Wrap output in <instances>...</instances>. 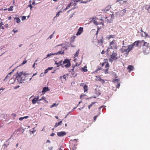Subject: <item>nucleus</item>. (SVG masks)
<instances>
[{
	"mask_svg": "<svg viewBox=\"0 0 150 150\" xmlns=\"http://www.w3.org/2000/svg\"><path fill=\"white\" fill-rule=\"evenodd\" d=\"M48 71V69H46L44 73L45 74H46L47 73Z\"/></svg>",
	"mask_w": 150,
	"mask_h": 150,
	"instance_id": "nucleus-45",
	"label": "nucleus"
},
{
	"mask_svg": "<svg viewBox=\"0 0 150 150\" xmlns=\"http://www.w3.org/2000/svg\"><path fill=\"white\" fill-rule=\"evenodd\" d=\"M83 28L80 27L78 29V32H77L76 35L77 36L80 35L83 32Z\"/></svg>",
	"mask_w": 150,
	"mask_h": 150,
	"instance_id": "nucleus-14",
	"label": "nucleus"
},
{
	"mask_svg": "<svg viewBox=\"0 0 150 150\" xmlns=\"http://www.w3.org/2000/svg\"><path fill=\"white\" fill-rule=\"evenodd\" d=\"M81 0H72L71 1L78 2L81 1Z\"/></svg>",
	"mask_w": 150,
	"mask_h": 150,
	"instance_id": "nucleus-38",
	"label": "nucleus"
},
{
	"mask_svg": "<svg viewBox=\"0 0 150 150\" xmlns=\"http://www.w3.org/2000/svg\"><path fill=\"white\" fill-rule=\"evenodd\" d=\"M12 115H13V116H16V114H14V113L12 114Z\"/></svg>",
	"mask_w": 150,
	"mask_h": 150,
	"instance_id": "nucleus-62",
	"label": "nucleus"
},
{
	"mask_svg": "<svg viewBox=\"0 0 150 150\" xmlns=\"http://www.w3.org/2000/svg\"><path fill=\"white\" fill-rule=\"evenodd\" d=\"M14 21L17 23H19L21 21L20 19L18 18H14Z\"/></svg>",
	"mask_w": 150,
	"mask_h": 150,
	"instance_id": "nucleus-25",
	"label": "nucleus"
},
{
	"mask_svg": "<svg viewBox=\"0 0 150 150\" xmlns=\"http://www.w3.org/2000/svg\"><path fill=\"white\" fill-rule=\"evenodd\" d=\"M110 45L111 49H117V48L116 40H113L110 43Z\"/></svg>",
	"mask_w": 150,
	"mask_h": 150,
	"instance_id": "nucleus-5",
	"label": "nucleus"
},
{
	"mask_svg": "<svg viewBox=\"0 0 150 150\" xmlns=\"http://www.w3.org/2000/svg\"><path fill=\"white\" fill-rule=\"evenodd\" d=\"M63 77V76H60V79H62V78Z\"/></svg>",
	"mask_w": 150,
	"mask_h": 150,
	"instance_id": "nucleus-61",
	"label": "nucleus"
},
{
	"mask_svg": "<svg viewBox=\"0 0 150 150\" xmlns=\"http://www.w3.org/2000/svg\"><path fill=\"white\" fill-rule=\"evenodd\" d=\"M126 9H123L122 10L116 13L117 15H119L120 16H123L126 13Z\"/></svg>",
	"mask_w": 150,
	"mask_h": 150,
	"instance_id": "nucleus-10",
	"label": "nucleus"
},
{
	"mask_svg": "<svg viewBox=\"0 0 150 150\" xmlns=\"http://www.w3.org/2000/svg\"><path fill=\"white\" fill-rule=\"evenodd\" d=\"M83 89L84 90V92H86V93H87L88 90V86L86 85H85L83 86Z\"/></svg>",
	"mask_w": 150,
	"mask_h": 150,
	"instance_id": "nucleus-21",
	"label": "nucleus"
},
{
	"mask_svg": "<svg viewBox=\"0 0 150 150\" xmlns=\"http://www.w3.org/2000/svg\"><path fill=\"white\" fill-rule=\"evenodd\" d=\"M101 69V68H98V69H97L96 70L95 72H97L99 70H100Z\"/></svg>",
	"mask_w": 150,
	"mask_h": 150,
	"instance_id": "nucleus-48",
	"label": "nucleus"
},
{
	"mask_svg": "<svg viewBox=\"0 0 150 150\" xmlns=\"http://www.w3.org/2000/svg\"><path fill=\"white\" fill-rule=\"evenodd\" d=\"M13 31L14 32V33H16L18 31V30H15L14 29H13Z\"/></svg>",
	"mask_w": 150,
	"mask_h": 150,
	"instance_id": "nucleus-51",
	"label": "nucleus"
},
{
	"mask_svg": "<svg viewBox=\"0 0 150 150\" xmlns=\"http://www.w3.org/2000/svg\"><path fill=\"white\" fill-rule=\"evenodd\" d=\"M45 98V97L44 96H43L42 97V98L39 100V101H40L41 100H44Z\"/></svg>",
	"mask_w": 150,
	"mask_h": 150,
	"instance_id": "nucleus-46",
	"label": "nucleus"
},
{
	"mask_svg": "<svg viewBox=\"0 0 150 150\" xmlns=\"http://www.w3.org/2000/svg\"><path fill=\"white\" fill-rule=\"evenodd\" d=\"M76 66H72V69H70L69 72L72 75L73 77H75L76 76V74L75 72V71H74Z\"/></svg>",
	"mask_w": 150,
	"mask_h": 150,
	"instance_id": "nucleus-9",
	"label": "nucleus"
},
{
	"mask_svg": "<svg viewBox=\"0 0 150 150\" xmlns=\"http://www.w3.org/2000/svg\"><path fill=\"white\" fill-rule=\"evenodd\" d=\"M29 6H30L31 8H32V6L31 5V4H30Z\"/></svg>",
	"mask_w": 150,
	"mask_h": 150,
	"instance_id": "nucleus-64",
	"label": "nucleus"
},
{
	"mask_svg": "<svg viewBox=\"0 0 150 150\" xmlns=\"http://www.w3.org/2000/svg\"><path fill=\"white\" fill-rule=\"evenodd\" d=\"M108 73V69H107L105 70V74H107Z\"/></svg>",
	"mask_w": 150,
	"mask_h": 150,
	"instance_id": "nucleus-44",
	"label": "nucleus"
},
{
	"mask_svg": "<svg viewBox=\"0 0 150 150\" xmlns=\"http://www.w3.org/2000/svg\"><path fill=\"white\" fill-rule=\"evenodd\" d=\"M64 53V52H62L61 51H60L58 52H57L56 53H54V54L55 55H56L57 54H63Z\"/></svg>",
	"mask_w": 150,
	"mask_h": 150,
	"instance_id": "nucleus-27",
	"label": "nucleus"
},
{
	"mask_svg": "<svg viewBox=\"0 0 150 150\" xmlns=\"http://www.w3.org/2000/svg\"><path fill=\"white\" fill-rule=\"evenodd\" d=\"M56 105V103H53V105H51V106L50 107L52 108L54 106H56V105Z\"/></svg>",
	"mask_w": 150,
	"mask_h": 150,
	"instance_id": "nucleus-40",
	"label": "nucleus"
},
{
	"mask_svg": "<svg viewBox=\"0 0 150 150\" xmlns=\"http://www.w3.org/2000/svg\"><path fill=\"white\" fill-rule=\"evenodd\" d=\"M93 23L96 25H98V24H102L103 25V22H98L97 21L96 19H94L93 21Z\"/></svg>",
	"mask_w": 150,
	"mask_h": 150,
	"instance_id": "nucleus-15",
	"label": "nucleus"
},
{
	"mask_svg": "<svg viewBox=\"0 0 150 150\" xmlns=\"http://www.w3.org/2000/svg\"><path fill=\"white\" fill-rule=\"evenodd\" d=\"M105 53V52L104 50H103L102 52H101V54H104Z\"/></svg>",
	"mask_w": 150,
	"mask_h": 150,
	"instance_id": "nucleus-52",
	"label": "nucleus"
},
{
	"mask_svg": "<svg viewBox=\"0 0 150 150\" xmlns=\"http://www.w3.org/2000/svg\"><path fill=\"white\" fill-rule=\"evenodd\" d=\"M103 42L104 40L103 39V37H101V39L98 40V43L101 45H102L103 44Z\"/></svg>",
	"mask_w": 150,
	"mask_h": 150,
	"instance_id": "nucleus-20",
	"label": "nucleus"
},
{
	"mask_svg": "<svg viewBox=\"0 0 150 150\" xmlns=\"http://www.w3.org/2000/svg\"><path fill=\"white\" fill-rule=\"evenodd\" d=\"M11 73H9L6 76L5 79H7L8 77H10L11 76Z\"/></svg>",
	"mask_w": 150,
	"mask_h": 150,
	"instance_id": "nucleus-37",
	"label": "nucleus"
},
{
	"mask_svg": "<svg viewBox=\"0 0 150 150\" xmlns=\"http://www.w3.org/2000/svg\"><path fill=\"white\" fill-rule=\"evenodd\" d=\"M150 8V5H147L145 6V9L148 10Z\"/></svg>",
	"mask_w": 150,
	"mask_h": 150,
	"instance_id": "nucleus-33",
	"label": "nucleus"
},
{
	"mask_svg": "<svg viewBox=\"0 0 150 150\" xmlns=\"http://www.w3.org/2000/svg\"><path fill=\"white\" fill-rule=\"evenodd\" d=\"M49 89L48 87H44L43 88L42 92V93H45L46 91L48 90Z\"/></svg>",
	"mask_w": 150,
	"mask_h": 150,
	"instance_id": "nucleus-23",
	"label": "nucleus"
},
{
	"mask_svg": "<svg viewBox=\"0 0 150 150\" xmlns=\"http://www.w3.org/2000/svg\"><path fill=\"white\" fill-rule=\"evenodd\" d=\"M77 139H75L74 140H71L69 142L70 148L71 150H76V146L77 145Z\"/></svg>",
	"mask_w": 150,
	"mask_h": 150,
	"instance_id": "nucleus-1",
	"label": "nucleus"
},
{
	"mask_svg": "<svg viewBox=\"0 0 150 150\" xmlns=\"http://www.w3.org/2000/svg\"><path fill=\"white\" fill-rule=\"evenodd\" d=\"M115 35H109L108 38V39H110L111 38H115Z\"/></svg>",
	"mask_w": 150,
	"mask_h": 150,
	"instance_id": "nucleus-29",
	"label": "nucleus"
},
{
	"mask_svg": "<svg viewBox=\"0 0 150 150\" xmlns=\"http://www.w3.org/2000/svg\"><path fill=\"white\" fill-rule=\"evenodd\" d=\"M25 19H26V16H24L22 17L21 19L22 21Z\"/></svg>",
	"mask_w": 150,
	"mask_h": 150,
	"instance_id": "nucleus-41",
	"label": "nucleus"
},
{
	"mask_svg": "<svg viewBox=\"0 0 150 150\" xmlns=\"http://www.w3.org/2000/svg\"><path fill=\"white\" fill-rule=\"evenodd\" d=\"M134 68V67L132 65H129L128 66L127 69L129 70V72H130L131 71L133 70Z\"/></svg>",
	"mask_w": 150,
	"mask_h": 150,
	"instance_id": "nucleus-17",
	"label": "nucleus"
},
{
	"mask_svg": "<svg viewBox=\"0 0 150 150\" xmlns=\"http://www.w3.org/2000/svg\"><path fill=\"white\" fill-rule=\"evenodd\" d=\"M35 63H34L33 65V67L34 68H35Z\"/></svg>",
	"mask_w": 150,
	"mask_h": 150,
	"instance_id": "nucleus-60",
	"label": "nucleus"
},
{
	"mask_svg": "<svg viewBox=\"0 0 150 150\" xmlns=\"http://www.w3.org/2000/svg\"><path fill=\"white\" fill-rule=\"evenodd\" d=\"M63 78L64 79H66V76L65 75H64L63 76Z\"/></svg>",
	"mask_w": 150,
	"mask_h": 150,
	"instance_id": "nucleus-49",
	"label": "nucleus"
},
{
	"mask_svg": "<svg viewBox=\"0 0 150 150\" xmlns=\"http://www.w3.org/2000/svg\"><path fill=\"white\" fill-rule=\"evenodd\" d=\"M132 50V49L130 45H129L128 47L123 46L121 49V52L123 53L126 52V56H127L129 52Z\"/></svg>",
	"mask_w": 150,
	"mask_h": 150,
	"instance_id": "nucleus-3",
	"label": "nucleus"
},
{
	"mask_svg": "<svg viewBox=\"0 0 150 150\" xmlns=\"http://www.w3.org/2000/svg\"><path fill=\"white\" fill-rule=\"evenodd\" d=\"M114 18V15L113 14H112L111 15V18L110 20H108V19H107L106 21H107L109 23H111V21H112V19Z\"/></svg>",
	"mask_w": 150,
	"mask_h": 150,
	"instance_id": "nucleus-22",
	"label": "nucleus"
},
{
	"mask_svg": "<svg viewBox=\"0 0 150 150\" xmlns=\"http://www.w3.org/2000/svg\"><path fill=\"white\" fill-rule=\"evenodd\" d=\"M109 67V65L108 63H107L105 65V68H108Z\"/></svg>",
	"mask_w": 150,
	"mask_h": 150,
	"instance_id": "nucleus-42",
	"label": "nucleus"
},
{
	"mask_svg": "<svg viewBox=\"0 0 150 150\" xmlns=\"http://www.w3.org/2000/svg\"><path fill=\"white\" fill-rule=\"evenodd\" d=\"M105 63V62H103V63L102 64V67H103V66L104 65V64Z\"/></svg>",
	"mask_w": 150,
	"mask_h": 150,
	"instance_id": "nucleus-58",
	"label": "nucleus"
},
{
	"mask_svg": "<svg viewBox=\"0 0 150 150\" xmlns=\"http://www.w3.org/2000/svg\"><path fill=\"white\" fill-rule=\"evenodd\" d=\"M74 4V5H76V4L75 3H74L73 4H72V3H70L66 7V8L64 9V10H66L68 9V8H69L70 7V6H71V5H73Z\"/></svg>",
	"mask_w": 150,
	"mask_h": 150,
	"instance_id": "nucleus-19",
	"label": "nucleus"
},
{
	"mask_svg": "<svg viewBox=\"0 0 150 150\" xmlns=\"http://www.w3.org/2000/svg\"><path fill=\"white\" fill-rule=\"evenodd\" d=\"M98 30H99V28H98V29L96 33V35H97L98 34Z\"/></svg>",
	"mask_w": 150,
	"mask_h": 150,
	"instance_id": "nucleus-57",
	"label": "nucleus"
},
{
	"mask_svg": "<svg viewBox=\"0 0 150 150\" xmlns=\"http://www.w3.org/2000/svg\"><path fill=\"white\" fill-rule=\"evenodd\" d=\"M62 122H58V123H56L55 124V125L54 126L55 127H57V126H58L59 125H60L61 124V123Z\"/></svg>",
	"mask_w": 150,
	"mask_h": 150,
	"instance_id": "nucleus-35",
	"label": "nucleus"
},
{
	"mask_svg": "<svg viewBox=\"0 0 150 150\" xmlns=\"http://www.w3.org/2000/svg\"><path fill=\"white\" fill-rule=\"evenodd\" d=\"M87 68V67H86L84 66L82 68L81 70L82 71L86 72L88 71V70Z\"/></svg>",
	"mask_w": 150,
	"mask_h": 150,
	"instance_id": "nucleus-26",
	"label": "nucleus"
},
{
	"mask_svg": "<svg viewBox=\"0 0 150 150\" xmlns=\"http://www.w3.org/2000/svg\"><path fill=\"white\" fill-rule=\"evenodd\" d=\"M39 97H38V98H35L32 100V103L33 104H35L36 103V102L37 101L39 100Z\"/></svg>",
	"mask_w": 150,
	"mask_h": 150,
	"instance_id": "nucleus-16",
	"label": "nucleus"
},
{
	"mask_svg": "<svg viewBox=\"0 0 150 150\" xmlns=\"http://www.w3.org/2000/svg\"><path fill=\"white\" fill-rule=\"evenodd\" d=\"M60 12H61V11H59L58 12H57L56 15V16L54 17V18H55L56 17H57L59 16L60 15L59 13Z\"/></svg>",
	"mask_w": 150,
	"mask_h": 150,
	"instance_id": "nucleus-36",
	"label": "nucleus"
},
{
	"mask_svg": "<svg viewBox=\"0 0 150 150\" xmlns=\"http://www.w3.org/2000/svg\"><path fill=\"white\" fill-rule=\"evenodd\" d=\"M120 81V79H115L114 80H113V82H114L115 83H117V85L116 86V87L117 88H118L120 86V83L119 82Z\"/></svg>",
	"mask_w": 150,
	"mask_h": 150,
	"instance_id": "nucleus-11",
	"label": "nucleus"
},
{
	"mask_svg": "<svg viewBox=\"0 0 150 150\" xmlns=\"http://www.w3.org/2000/svg\"><path fill=\"white\" fill-rule=\"evenodd\" d=\"M47 142H49V143H50V141L49 140H47Z\"/></svg>",
	"mask_w": 150,
	"mask_h": 150,
	"instance_id": "nucleus-59",
	"label": "nucleus"
},
{
	"mask_svg": "<svg viewBox=\"0 0 150 150\" xmlns=\"http://www.w3.org/2000/svg\"><path fill=\"white\" fill-rule=\"evenodd\" d=\"M55 134L54 133H52L50 134V136H54Z\"/></svg>",
	"mask_w": 150,
	"mask_h": 150,
	"instance_id": "nucleus-54",
	"label": "nucleus"
},
{
	"mask_svg": "<svg viewBox=\"0 0 150 150\" xmlns=\"http://www.w3.org/2000/svg\"><path fill=\"white\" fill-rule=\"evenodd\" d=\"M76 37L75 36H74L71 37V41L72 42H73L74 41Z\"/></svg>",
	"mask_w": 150,
	"mask_h": 150,
	"instance_id": "nucleus-31",
	"label": "nucleus"
},
{
	"mask_svg": "<svg viewBox=\"0 0 150 150\" xmlns=\"http://www.w3.org/2000/svg\"><path fill=\"white\" fill-rule=\"evenodd\" d=\"M53 35V34H52L49 37V38H50V39H51L52 38V35Z\"/></svg>",
	"mask_w": 150,
	"mask_h": 150,
	"instance_id": "nucleus-50",
	"label": "nucleus"
},
{
	"mask_svg": "<svg viewBox=\"0 0 150 150\" xmlns=\"http://www.w3.org/2000/svg\"><path fill=\"white\" fill-rule=\"evenodd\" d=\"M84 83H80V85L81 86H84Z\"/></svg>",
	"mask_w": 150,
	"mask_h": 150,
	"instance_id": "nucleus-47",
	"label": "nucleus"
},
{
	"mask_svg": "<svg viewBox=\"0 0 150 150\" xmlns=\"http://www.w3.org/2000/svg\"><path fill=\"white\" fill-rule=\"evenodd\" d=\"M58 150H62V149H61V148H60L58 149Z\"/></svg>",
	"mask_w": 150,
	"mask_h": 150,
	"instance_id": "nucleus-63",
	"label": "nucleus"
},
{
	"mask_svg": "<svg viewBox=\"0 0 150 150\" xmlns=\"http://www.w3.org/2000/svg\"><path fill=\"white\" fill-rule=\"evenodd\" d=\"M117 52H114L113 51L112 54L110 56V58L109 59V62H112L114 60H116L118 59L117 57Z\"/></svg>",
	"mask_w": 150,
	"mask_h": 150,
	"instance_id": "nucleus-4",
	"label": "nucleus"
},
{
	"mask_svg": "<svg viewBox=\"0 0 150 150\" xmlns=\"http://www.w3.org/2000/svg\"><path fill=\"white\" fill-rule=\"evenodd\" d=\"M17 78L18 79H20L21 80H25V78L28 75H29V74H27L26 72H23V71L21 72L20 74H18L17 73Z\"/></svg>",
	"mask_w": 150,
	"mask_h": 150,
	"instance_id": "nucleus-2",
	"label": "nucleus"
},
{
	"mask_svg": "<svg viewBox=\"0 0 150 150\" xmlns=\"http://www.w3.org/2000/svg\"><path fill=\"white\" fill-rule=\"evenodd\" d=\"M57 135L59 137H62L66 134V133L64 131L58 132L57 133Z\"/></svg>",
	"mask_w": 150,
	"mask_h": 150,
	"instance_id": "nucleus-13",
	"label": "nucleus"
},
{
	"mask_svg": "<svg viewBox=\"0 0 150 150\" xmlns=\"http://www.w3.org/2000/svg\"><path fill=\"white\" fill-rule=\"evenodd\" d=\"M96 103V102H93L91 104H90V105H89L88 106V108L89 109H91V108L92 107H94L95 106L94 105Z\"/></svg>",
	"mask_w": 150,
	"mask_h": 150,
	"instance_id": "nucleus-18",
	"label": "nucleus"
},
{
	"mask_svg": "<svg viewBox=\"0 0 150 150\" xmlns=\"http://www.w3.org/2000/svg\"><path fill=\"white\" fill-rule=\"evenodd\" d=\"M62 64H63V67H65L66 68L69 67L71 65L70 61L68 59H66L63 61Z\"/></svg>",
	"mask_w": 150,
	"mask_h": 150,
	"instance_id": "nucleus-6",
	"label": "nucleus"
},
{
	"mask_svg": "<svg viewBox=\"0 0 150 150\" xmlns=\"http://www.w3.org/2000/svg\"><path fill=\"white\" fill-rule=\"evenodd\" d=\"M52 148H53L52 147L49 148V150H52Z\"/></svg>",
	"mask_w": 150,
	"mask_h": 150,
	"instance_id": "nucleus-55",
	"label": "nucleus"
},
{
	"mask_svg": "<svg viewBox=\"0 0 150 150\" xmlns=\"http://www.w3.org/2000/svg\"><path fill=\"white\" fill-rule=\"evenodd\" d=\"M97 117H98L97 115H96V116H94V117H93V119H94V121H96V119L97 118Z\"/></svg>",
	"mask_w": 150,
	"mask_h": 150,
	"instance_id": "nucleus-43",
	"label": "nucleus"
},
{
	"mask_svg": "<svg viewBox=\"0 0 150 150\" xmlns=\"http://www.w3.org/2000/svg\"><path fill=\"white\" fill-rule=\"evenodd\" d=\"M52 55H55V54H54V53L49 54H47V57L45 58H47L48 57H50Z\"/></svg>",
	"mask_w": 150,
	"mask_h": 150,
	"instance_id": "nucleus-30",
	"label": "nucleus"
},
{
	"mask_svg": "<svg viewBox=\"0 0 150 150\" xmlns=\"http://www.w3.org/2000/svg\"><path fill=\"white\" fill-rule=\"evenodd\" d=\"M62 61L61 60L59 62H58V63L56 62L55 64H60V65H61L62 67V66H63V64H62Z\"/></svg>",
	"mask_w": 150,
	"mask_h": 150,
	"instance_id": "nucleus-28",
	"label": "nucleus"
},
{
	"mask_svg": "<svg viewBox=\"0 0 150 150\" xmlns=\"http://www.w3.org/2000/svg\"><path fill=\"white\" fill-rule=\"evenodd\" d=\"M28 117V116H25L23 117H21L19 118V120L20 121H22L23 119L24 118H27Z\"/></svg>",
	"mask_w": 150,
	"mask_h": 150,
	"instance_id": "nucleus-32",
	"label": "nucleus"
},
{
	"mask_svg": "<svg viewBox=\"0 0 150 150\" xmlns=\"http://www.w3.org/2000/svg\"><path fill=\"white\" fill-rule=\"evenodd\" d=\"M79 51V50L76 52V53L74 55V58L78 57Z\"/></svg>",
	"mask_w": 150,
	"mask_h": 150,
	"instance_id": "nucleus-24",
	"label": "nucleus"
},
{
	"mask_svg": "<svg viewBox=\"0 0 150 150\" xmlns=\"http://www.w3.org/2000/svg\"><path fill=\"white\" fill-rule=\"evenodd\" d=\"M144 42V45L143 46V52L144 53H146L147 50L149 48V43H147L146 42Z\"/></svg>",
	"mask_w": 150,
	"mask_h": 150,
	"instance_id": "nucleus-7",
	"label": "nucleus"
},
{
	"mask_svg": "<svg viewBox=\"0 0 150 150\" xmlns=\"http://www.w3.org/2000/svg\"><path fill=\"white\" fill-rule=\"evenodd\" d=\"M53 69L52 67H49L47 69H48V70H51V69Z\"/></svg>",
	"mask_w": 150,
	"mask_h": 150,
	"instance_id": "nucleus-53",
	"label": "nucleus"
},
{
	"mask_svg": "<svg viewBox=\"0 0 150 150\" xmlns=\"http://www.w3.org/2000/svg\"><path fill=\"white\" fill-rule=\"evenodd\" d=\"M143 41H144V40H142V41L137 40L135 41L133 43L132 45H130L131 48L132 49L133 48L134 46H135L137 47L139 46V44H141L143 42Z\"/></svg>",
	"mask_w": 150,
	"mask_h": 150,
	"instance_id": "nucleus-8",
	"label": "nucleus"
},
{
	"mask_svg": "<svg viewBox=\"0 0 150 150\" xmlns=\"http://www.w3.org/2000/svg\"><path fill=\"white\" fill-rule=\"evenodd\" d=\"M11 19V16H9L8 17V20H10Z\"/></svg>",
	"mask_w": 150,
	"mask_h": 150,
	"instance_id": "nucleus-56",
	"label": "nucleus"
},
{
	"mask_svg": "<svg viewBox=\"0 0 150 150\" xmlns=\"http://www.w3.org/2000/svg\"><path fill=\"white\" fill-rule=\"evenodd\" d=\"M13 6H11L10 7V8L8 9V10L9 11H11L13 10Z\"/></svg>",
	"mask_w": 150,
	"mask_h": 150,
	"instance_id": "nucleus-34",
	"label": "nucleus"
},
{
	"mask_svg": "<svg viewBox=\"0 0 150 150\" xmlns=\"http://www.w3.org/2000/svg\"><path fill=\"white\" fill-rule=\"evenodd\" d=\"M127 1H123V0H117L116 3H118L120 5H123L124 4H126Z\"/></svg>",
	"mask_w": 150,
	"mask_h": 150,
	"instance_id": "nucleus-12",
	"label": "nucleus"
},
{
	"mask_svg": "<svg viewBox=\"0 0 150 150\" xmlns=\"http://www.w3.org/2000/svg\"><path fill=\"white\" fill-rule=\"evenodd\" d=\"M27 62V61L26 60V59H25V60H24L23 62L21 64H22V65H23V64H25L26 63V62Z\"/></svg>",
	"mask_w": 150,
	"mask_h": 150,
	"instance_id": "nucleus-39",
	"label": "nucleus"
}]
</instances>
